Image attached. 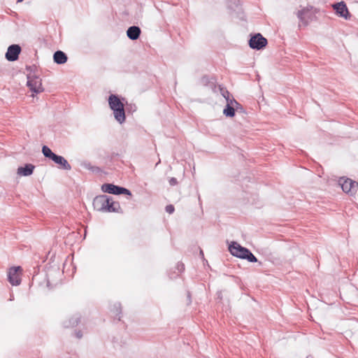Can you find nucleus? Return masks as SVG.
I'll return each mask as SVG.
<instances>
[{"label":"nucleus","mask_w":358,"mask_h":358,"mask_svg":"<svg viewBox=\"0 0 358 358\" xmlns=\"http://www.w3.org/2000/svg\"><path fill=\"white\" fill-rule=\"evenodd\" d=\"M92 204L97 211L119 213L121 210L118 202L113 201L111 197L104 194L96 196Z\"/></svg>","instance_id":"obj_1"},{"label":"nucleus","mask_w":358,"mask_h":358,"mask_svg":"<svg viewBox=\"0 0 358 358\" xmlns=\"http://www.w3.org/2000/svg\"><path fill=\"white\" fill-rule=\"evenodd\" d=\"M108 103L113 111L115 119L120 124L125 121L124 105L115 94H110L108 97Z\"/></svg>","instance_id":"obj_2"},{"label":"nucleus","mask_w":358,"mask_h":358,"mask_svg":"<svg viewBox=\"0 0 358 358\" xmlns=\"http://www.w3.org/2000/svg\"><path fill=\"white\" fill-rule=\"evenodd\" d=\"M42 152L46 158L51 159L55 164L59 165V168L67 171L71 169V166L64 157L54 153L47 145H43L42 147Z\"/></svg>","instance_id":"obj_3"},{"label":"nucleus","mask_w":358,"mask_h":358,"mask_svg":"<svg viewBox=\"0 0 358 358\" xmlns=\"http://www.w3.org/2000/svg\"><path fill=\"white\" fill-rule=\"evenodd\" d=\"M338 183L344 192L352 195L355 194L358 189V183L350 178H341Z\"/></svg>","instance_id":"obj_4"},{"label":"nucleus","mask_w":358,"mask_h":358,"mask_svg":"<svg viewBox=\"0 0 358 358\" xmlns=\"http://www.w3.org/2000/svg\"><path fill=\"white\" fill-rule=\"evenodd\" d=\"M101 189L103 192L113 194L115 195L127 194L131 196V192L123 187H120L110 183H105L101 186Z\"/></svg>","instance_id":"obj_5"},{"label":"nucleus","mask_w":358,"mask_h":358,"mask_svg":"<svg viewBox=\"0 0 358 358\" xmlns=\"http://www.w3.org/2000/svg\"><path fill=\"white\" fill-rule=\"evenodd\" d=\"M267 39L261 34H255L249 40V46L254 50L263 49L267 45Z\"/></svg>","instance_id":"obj_6"},{"label":"nucleus","mask_w":358,"mask_h":358,"mask_svg":"<svg viewBox=\"0 0 358 358\" xmlns=\"http://www.w3.org/2000/svg\"><path fill=\"white\" fill-rule=\"evenodd\" d=\"M27 86L30 90L34 93L38 94L43 92L44 89L42 86V80L38 76H27Z\"/></svg>","instance_id":"obj_7"},{"label":"nucleus","mask_w":358,"mask_h":358,"mask_svg":"<svg viewBox=\"0 0 358 358\" xmlns=\"http://www.w3.org/2000/svg\"><path fill=\"white\" fill-rule=\"evenodd\" d=\"M312 7H306L297 12V17L300 22L305 26L308 25L309 22L312 21L315 15L311 11Z\"/></svg>","instance_id":"obj_8"},{"label":"nucleus","mask_w":358,"mask_h":358,"mask_svg":"<svg viewBox=\"0 0 358 358\" xmlns=\"http://www.w3.org/2000/svg\"><path fill=\"white\" fill-rule=\"evenodd\" d=\"M21 52V47L17 44H13L10 45L7 50V52L6 53V59L9 62H14L16 61L19 55Z\"/></svg>","instance_id":"obj_9"},{"label":"nucleus","mask_w":358,"mask_h":358,"mask_svg":"<svg viewBox=\"0 0 358 358\" xmlns=\"http://www.w3.org/2000/svg\"><path fill=\"white\" fill-rule=\"evenodd\" d=\"M248 248L241 246L237 242L233 241L229 246V250L233 256L243 259V253H245Z\"/></svg>","instance_id":"obj_10"},{"label":"nucleus","mask_w":358,"mask_h":358,"mask_svg":"<svg viewBox=\"0 0 358 358\" xmlns=\"http://www.w3.org/2000/svg\"><path fill=\"white\" fill-rule=\"evenodd\" d=\"M334 9L339 16L345 18V20L350 19V14L348 11L346 4L344 1H341L333 5Z\"/></svg>","instance_id":"obj_11"},{"label":"nucleus","mask_w":358,"mask_h":358,"mask_svg":"<svg viewBox=\"0 0 358 358\" xmlns=\"http://www.w3.org/2000/svg\"><path fill=\"white\" fill-rule=\"evenodd\" d=\"M20 270H21L20 266L12 267L9 269L8 279L12 285H18L20 284V279L17 274V272Z\"/></svg>","instance_id":"obj_12"},{"label":"nucleus","mask_w":358,"mask_h":358,"mask_svg":"<svg viewBox=\"0 0 358 358\" xmlns=\"http://www.w3.org/2000/svg\"><path fill=\"white\" fill-rule=\"evenodd\" d=\"M141 33V30L139 27L131 26L128 28L127 31V36L129 39L135 41L139 38Z\"/></svg>","instance_id":"obj_13"},{"label":"nucleus","mask_w":358,"mask_h":358,"mask_svg":"<svg viewBox=\"0 0 358 358\" xmlns=\"http://www.w3.org/2000/svg\"><path fill=\"white\" fill-rule=\"evenodd\" d=\"M35 166L31 164H27L24 166H20L17 169V174L23 176H28L32 174Z\"/></svg>","instance_id":"obj_14"},{"label":"nucleus","mask_w":358,"mask_h":358,"mask_svg":"<svg viewBox=\"0 0 358 358\" xmlns=\"http://www.w3.org/2000/svg\"><path fill=\"white\" fill-rule=\"evenodd\" d=\"M68 57L63 51L57 50L53 55V60L57 64H63L67 62Z\"/></svg>","instance_id":"obj_15"},{"label":"nucleus","mask_w":358,"mask_h":358,"mask_svg":"<svg viewBox=\"0 0 358 358\" xmlns=\"http://www.w3.org/2000/svg\"><path fill=\"white\" fill-rule=\"evenodd\" d=\"M81 316L80 314H76L72 316L68 321L64 323L65 328H70L77 326L80 322Z\"/></svg>","instance_id":"obj_16"},{"label":"nucleus","mask_w":358,"mask_h":358,"mask_svg":"<svg viewBox=\"0 0 358 358\" xmlns=\"http://www.w3.org/2000/svg\"><path fill=\"white\" fill-rule=\"evenodd\" d=\"M223 113L227 117H234L235 115V107L233 106L227 105L223 110Z\"/></svg>","instance_id":"obj_17"},{"label":"nucleus","mask_w":358,"mask_h":358,"mask_svg":"<svg viewBox=\"0 0 358 358\" xmlns=\"http://www.w3.org/2000/svg\"><path fill=\"white\" fill-rule=\"evenodd\" d=\"M243 259H247L249 262H257V257L252 253L250 250H247L245 253H243Z\"/></svg>","instance_id":"obj_18"},{"label":"nucleus","mask_w":358,"mask_h":358,"mask_svg":"<svg viewBox=\"0 0 358 358\" xmlns=\"http://www.w3.org/2000/svg\"><path fill=\"white\" fill-rule=\"evenodd\" d=\"M226 101H227V105H229V106H238V102L234 99L233 97L231 98L230 96L226 99Z\"/></svg>","instance_id":"obj_19"},{"label":"nucleus","mask_w":358,"mask_h":358,"mask_svg":"<svg viewBox=\"0 0 358 358\" xmlns=\"http://www.w3.org/2000/svg\"><path fill=\"white\" fill-rule=\"evenodd\" d=\"M219 88H220L221 94L225 99L230 96V93L227 90L224 89V87H222L221 86H220Z\"/></svg>","instance_id":"obj_20"},{"label":"nucleus","mask_w":358,"mask_h":358,"mask_svg":"<svg viewBox=\"0 0 358 358\" xmlns=\"http://www.w3.org/2000/svg\"><path fill=\"white\" fill-rule=\"evenodd\" d=\"M165 209L166 211L169 214L173 213L175 210L174 206L171 204L166 206Z\"/></svg>","instance_id":"obj_21"},{"label":"nucleus","mask_w":358,"mask_h":358,"mask_svg":"<svg viewBox=\"0 0 358 358\" xmlns=\"http://www.w3.org/2000/svg\"><path fill=\"white\" fill-rule=\"evenodd\" d=\"M170 185L175 186L178 184V180L176 178H171L169 180Z\"/></svg>","instance_id":"obj_22"},{"label":"nucleus","mask_w":358,"mask_h":358,"mask_svg":"<svg viewBox=\"0 0 358 358\" xmlns=\"http://www.w3.org/2000/svg\"><path fill=\"white\" fill-rule=\"evenodd\" d=\"M235 107V111L244 113L243 107L241 103H238V106H234Z\"/></svg>","instance_id":"obj_23"},{"label":"nucleus","mask_w":358,"mask_h":358,"mask_svg":"<svg viewBox=\"0 0 358 358\" xmlns=\"http://www.w3.org/2000/svg\"><path fill=\"white\" fill-rule=\"evenodd\" d=\"M177 269L178 272H182L185 269V266L182 263H178L177 264Z\"/></svg>","instance_id":"obj_24"},{"label":"nucleus","mask_w":358,"mask_h":358,"mask_svg":"<svg viewBox=\"0 0 358 358\" xmlns=\"http://www.w3.org/2000/svg\"><path fill=\"white\" fill-rule=\"evenodd\" d=\"M203 85H207L209 83V78L208 76H203L201 80Z\"/></svg>","instance_id":"obj_25"},{"label":"nucleus","mask_w":358,"mask_h":358,"mask_svg":"<svg viewBox=\"0 0 358 358\" xmlns=\"http://www.w3.org/2000/svg\"><path fill=\"white\" fill-rule=\"evenodd\" d=\"M75 334H76V336L78 338H81L82 336H83V334L80 331H77L75 332Z\"/></svg>","instance_id":"obj_26"},{"label":"nucleus","mask_w":358,"mask_h":358,"mask_svg":"<svg viewBox=\"0 0 358 358\" xmlns=\"http://www.w3.org/2000/svg\"><path fill=\"white\" fill-rule=\"evenodd\" d=\"M115 306L117 307V311L118 312L117 315H119L121 313L120 310L119 311V309H120V304L118 303V304L115 305Z\"/></svg>","instance_id":"obj_27"},{"label":"nucleus","mask_w":358,"mask_h":358,"mask_svg":"<svg viewBox=\"0 0 358 358\" xmlns=\"http://www.w3.org/2000/svg\"><path fill=\"white\" fill-rule=\"evenodd\" d=\"M187 297H188V299H189V303H190L191 302V298H190L189 292L187 293Z\"/></svg>","instance_id":"obj_28"},{"label":"nucleus","mask_w":358,"mask_h":358,"mask_svg":"<svg viewBox=\"0 0 358 358\" xmlns=\"http://www.w3.org/2000/svg\"><path fill=\"white\" fill-rule=\"evenodd\" d=\"M22 1V0H18V1H19V2H20V1Z\"/></svg>","instance_id":"obj_29"}]
</instances>
